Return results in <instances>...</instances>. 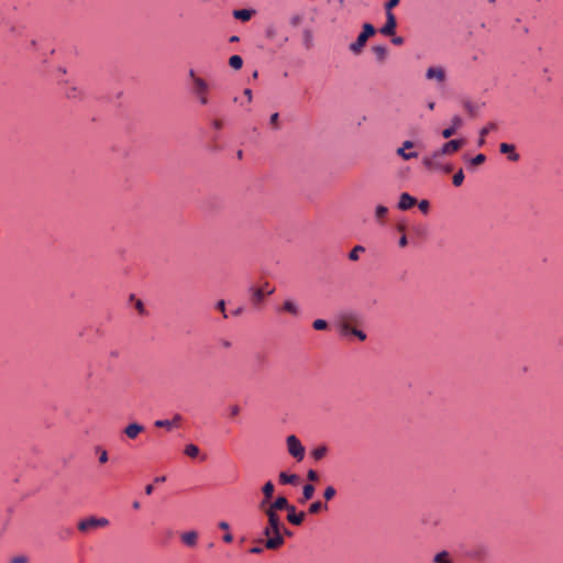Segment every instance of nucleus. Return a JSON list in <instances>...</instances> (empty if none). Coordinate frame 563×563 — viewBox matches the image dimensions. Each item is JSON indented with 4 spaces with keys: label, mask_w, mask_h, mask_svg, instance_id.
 <instances>
[{
    "label": "nucleus",
    "mask_w": 563,
    "mask_h": 563,
    "mask_svg": "<svg viewBox=\"0 0 563 563\" xmlns=\"http://www.w3.org/2000/svg\"><path fill=\"white\" fill-rule=\"evenodd\" d=\"M288 453L295 457L298 462L302 461L305 457V446L301 444L299 439L291 434L286 439Z\"/></svg>",
    "instance_id": "6"
},
{
    "label": "nucleus",
    "mask_w": 563,
    "mask_h": 563,
    "mask_svg": "<svg viewBox=\"0 0 563 563\" xmlns=\"http://www.w3.org/2000/svg\"><path fill=\"white\" fill-rule=\"evenodd\" d=\"M269 122L272 125L277 126L278 124V113H273L271 115Z\"/></svg>",
    "instance_id": "49"
},
{
    "label": "nucleus",
    "mask_w": 563,
    "mask_h": 563,
    "mask_svg": "<svg viewBox=\"0 0 563 563\" xmlns=\"http://www.w3.org/2000/svg\"><path fill=\"white\" fill-rule=\"evenodd\" d=\"M244 96L247 98V102L252 101L253 96H252L251 89H249V88L244 89Z\"/></svg>",
    "instance_id": "54"
},
{
    "label": "nucleus",
    "mask_w": 563,
    "mask_h": 563,
    "mask_svg": "<svg viewBox=\"0 0 563 563\" xmlns=\"http://www.w3.org/2000/svg\"><path fill=\"white\" fill-rule=\"evenodd\" d=\"M426 79L443 85L446 81V70L443 66H431L426 70Z\"/></svg>",
    "instance_id": "8"
},
{
    "label": "nucleus",
    "mask_w": 563,
    "mask_h": 563,
    "mask_svg": "<svg viewBox=\"0 0 563 563\" xmlns=\"http://www.w3.org/2000/svg\"><path fill=\"white\" fill-rule=\"evenodd\" d=\"M274 489L275 486L271 481L264 484V486L262 487L264 499L260 503V509H264L266 505L269 503L271 498L273 497Z\"/></svg>",
    "instance_id": "15"
},
{
    "label": "nucleus",
    "mask_w": 563,
    "mask_h": 563,
    "mask_svg": "<svg viewBox=\"0 0 563 563\" xmlns=\"http://www.w3.org/2000/svg\"><path fill=\"white\" fill-rule=\"evenodd\" d=\"M388 209L385 206H377L375 209V218L377 221L382 222V220L387 216Z\"/></svg>",
    "instance_id": "34"
},
{
    "label": "nucleus",
    "mask_w": 563,
    "mask_h": 563,
    "mask_svg": "<svg viewBox=\"0 0 563 563\" xmlns=\"http://www.w3.org/2000/svg\"><path fill=\"white\" fill-rule=\"evenodd\" d=\"M287 511H288L287 520L291 525L300 526L303 522V520L306 518V512H303V511L297 512L296 507L294 505Z\"/></svg>",
    "instance_id": "14"
},
{
    "label": "nucleus",
    "mask_w": 563,
    "mask_h": 563,
    "mask_svg": "<svg viewBox=\"0 0 563 563\" xmlns=\"http://www.w3.org/2000/svg\"><path fill=\"white\" fill-rule=\"evenodd\" d=\"M407 244H408L407 236H406L405 234H402V235L400 236V239H399V246H400V247H405V246H407Z\"/></svg>",
    "instance_id": "51"
},
{
    "label": "nucleus",
    "mask_w": 563,
    "mask_h": 563,
    "mask_svg": "<svg viewBox=\"0 0 563 563\" xmlns=\"http://www.w3.org/2000/svg\"><path fill=\"white\" fill-rule=\"evenodd\" d=\"M220 344L223 349H230L232 346V343L231 341L229 340H225V339H222L220 340Z\"/></svg>",
    "instance_id": "50"
},
{
    "label": "nucleus",
    "mask_w": 563,
    "mask_h": 563,
    "mask_svg": "<svg viewBox=\"0 0 563 563\" xmlns=\"http://www.w3.org/2000/svg\"><path fill=\"white\" fill-rule=\"evenodd\" d=\"M427 107L429 110H433L435 107V103L433 101H430V102H428Z\"/></svg>",
    "instance_id": "61"
},
{
    "label": "nucleus",
    "mask_w": 563,
    "mask_h": 563,
    "mask_svg": "<svg viewBox=\"0 0 563 563\" xmlns=\"http://www.w3.org/2000/svg\"><path fill=\"white\" fill-rule=\"evenodd\" d=\"M307 478L310 481V482H316L319 479V474L313 471V470H309L308 473H307Z\"/></svg>",
    "instance_id": "44"
},
{
    "label": "nucleus",
    "mask_w": 563,
    "mask_h": 563,
    "mask_svg": "<svg viewBox=\"0 0 563 563\" xmlns=\"http://www.w3.org/2000/svg\"><path fill=\"white\" fill-rule=\"evenodd\" d=\"M499 151L503 154H508V158L511 162H517L519 159V154L515 152V145L508 143H501L499 145Z\"/></svg>",
    "instance_id": "20"
},
{
    "label": "nucleus",
    "mask_w": 563,
    "mask_h": 563,
    "mask_svg": "<svg viewBox=\"0 0 563 563\" xmlns=\"http://www.w3.org/2000/svg\"><path fill=\"white\" fill-rule=\"evenodd\" d=\"M328 506L327 504L321 503L320 500L313 501L310 504L308 512L311 515H317L322 510H327Z\"/></svg>",
    "instance_id": "27"
},
{
    "label": "nucleus",
    "mask_w": 563,
    "mask_h": 563,
    "mask_svg": "<svg viewBox=\"0 0 563 563\" xmlns=\"http://www.w3.org/2000/svg\"><path fill=\"white\" fill-rule=\"evenodd\" d=\"M218 526L221 530H229V528H230V526L227 521H221V522H219Z\"/></svg>",
    "instance_id": "55"
},
{
    "label": "nucleus",
    "mask_w": 563,
    "mask_h": 563,
    "mask_svg": "<svg viewBox=\"0 0 563 563\" xmlns=\"http://www.w3.org/2000/svg\"><path fill=\"white\" fill-rule=\"evenodd\" d=\"M463 125V120L460 115H454L451 120V125L442 131L444 139H450Z\"/></svg>",
    "instance_id": "11"
},
{
    "label": "nucleus",
    "mask_w": 563,
    "mask_h": 563,
    "mask_svg": "<svg viewBox=\"0 0 563 563\" xmlns=\"http://www.w3.org/2000/svg\"><path fill=\"white\" fill-rule=\"evenodd\" d=\"M312 40H313L312 32L310 30H305L303 31V44H305L306 48L309 49L312 47Z\"/></svg>",
    "instance_id": "36"
},
{
    "label": "nucleus",
    "mask_w": 563,
    "mask_h": 563,
    "mask_svg": "<svg viewBox=\"0 0 563 563\" xmlns=\"http://www.w3.org/2000/svg\"><path fill=\"white\" fill-rule=\"evenodd\" d=\"M391 42L395 45H401L404 43V38L401 36H395V37H393Z\"/></svg>",
    "instance_id": "52"
},
{
    "label": "nucleus",
    "mask_w": 563,
    "mask_h": 563,
    "mask_svg": "<svg viewBox=\"0 0 563 563\" xmlns=\"http://www.w3.org/2000/svg\"><path fill=\"white\" fill-rule=\"evenodd\" d=\"M373 52L376 55V58L383 63L387 57V47L383 45H376L373 47Z\"/></svg>",
    "instance_id": "28"
},
{
    "label": "nucleus",
    "mask_w": 563,
    "mask_h": 563,
    "mask_svg": "<svg viewBox=\"0 0 563 563\" xmlns=\"http://www.w3.org/2000/svg\"><path fill=\"white\" fill-rule=\"evenodd\" d=\"M240 411H241V408H240L239 405L230 406V413H231L232 417L238 416L240 413Z\"/></svg>",
    "instance_id": "46"
},
{
    "label": "nucleus",
    "mask_w": 563,
    "mask_h": 563,
    "mask_svg": "<svg viewBox=\"0 0 563 563\" xmlns=\"http://www.w3.org/2000/svg\"><path fill=\"white\" fill-rule=\"evenodd\" d=\"M464 181V173L462 169H460L459 172H456L454 175H453V179H452V183L455 187H460Z\"/></svg>",
    "instance_id": "37"
},
{
    "label": "nucleus",
    "mask_w": 563,
    "mask_h": 563,
    "mask_svg": "<svg viewBox=\"0 0 563 563\" xmlns=\"http://www.w3.org/2000/svg\"><path fill=\"white\" fill-rule=\"evenodd\" d=\"M133 508L134 509H139L140 508V503L139 501H134L133 503Z\"/></svg>",
    "instance_id": "63"
},
{
    "label": "nucleus",
    "mask_w": 563,
    "mask_h": 563,
    "mask_svg": "<svg viewBox=\"0 0 563 563\" xmlns=\"http://www.w3.org/2000/svg\"><path fill=\"white\" fill-rule=\"evenodd\" d=\"M262 510L267 517V526L263 532L266 537L265 547L269 550H276L280 548L285 542L283 538L284 525L280 521L278 514L273 511V509H267L265 507Z\"/></svg>",
    "instance_id": "1"
},
{
    "label": "nucleus",
    "mask_w": 563,
    "mask_h": 563,
    "mask_svg": "<svg viewBox=\"0 0 563 563\" xmlns=\"http://www.w3.org/2000/svg\"><path fill=\"white\" fill-rule=\"evenodd\" d=\"M376 30L371 23H365L356 41L350 45V51L355 55L361 54L367 40L373 36Z\"/></svg>",
    "instance_id": "5"
},
{
    "label": "nucleus",
    "mask_w": 563,
    "mask_h": 563,
    "mask_svg": "<svg viewBox=\"0 0 563 563\" xmlns=\"http://www.w3.org/2000/svg\"><path fill=\"white\" fill-rule=\"evenodd\" d=\"M486 161V156L484 154H477L475 157L471 159V164L474 166L481 165Z\"/></svg>",
    "instance_id": "42"
},
{
    "label": "nucleus",
    "mask_w": 563,
    "mask_h": 563,
    "mask_svg": "<svg viewBox=\"0 0 563 563\" xmlns=\"http://www.w3.org/2000/svg\"><path fill=\"white\" fill-rule=\"evenodd\" d=\"M336 494V490L333 486H328L323 492V498L329 501L331 500Z\"/></svg>",
    "instance_id": "38"
},
{
    "label": "nucleus",
    "mask_w": 563,
    "mask_h": 563,
    "mask_svg": "<svg viewBox=\"0 0 563 563\" xmlns=\"http://www.w3.org/2000/svg\"><path fill=\"white\" fill-rule=\"evenodd\" d=\"M184 453L191 459H196L200 455V449L196 444H187L184 449Z\"/></svg>",
    "instance_id": "26"
},
{
    "label": "nucleus",
    "mask_w": 563,
    "mask_h": 563,
    "mask_svg": "<svg viewBox=\"0 0 563 563\" xmlns=\"http://www.w3.org/2000/svg\"><path fill=\"white\" fill-rule=\"evenodd\" d=\"M340 330L343 335L353 334L361 341L366 340V334L363 331L353 328L346 317L341 321Z\"/></svg>",
    "instance_id": "9"
},
{
    "label": "nucleus",
    "mask_w": 563,
    "mask_h": 563,
    "mask_svg": "<svg viewBox=\"0 0 563 563\" xmlns=\"http://www.w3.org/2000/svg\"><path fill=\"white\" fill-rule=\"evenodd\" d=\"M327 452H328L327 446L320 445V446L316 448L314 450H312L311 455L314 460L319 461L325 456Z\"/></svg>",
    "instance_id": "32"
},
{
    "label": "nucleus",
    "mask_w": 563,
    "mask_h": 563,
    "mask_svg": "<svg viewBox=\"0 0 563 563\" xmlns=\"http://www.w3.org/2000/svg\"><path fill=\"white\" fill-rule=\"evenodd\" d=\"M250 552H251V553H261V552H262V549H261V548H258V547H255V548H252V549L250 550Z\"/></svg>",
    "instance_id": "60"
},
{
    "label": "nucleus",
    "mask_w": 563,
    "mask_h": 563,
    "mask_svg": "<svg viewBox=\"0 0 563 563\" xmlns=\"http://www.w3.org/2000/svg\"><path fill=\"white\" fill-rule=\"evenodd\" d=\"M400 0H388L386 3H385V10H386V13L388 12H391L393 8H395L396 5H398Z\"/></svg>",
    "instance_id": "43"
},
{
    "label": "nucleus",
    "mask_w": 563,
    "mask_h": 563,
    "mask_svg": "<svg viewBox=\"0 0 563 563\" xmlns=\"http://www.w3.org/2000/svg\"><path fill=\"white\" fill-rule=\"evenodd\" d=\"M419 209L423 212V213H427L429 211V201L428 200H422L419 202Z\"/></svg>",
    "instance_id": "45"
},
{
    "label": "nucleus",
    "mask_w": 563,
    "mask_h": 563,
    "mask_svg": "<svg viewBox=\"0 0 563 563\" xmlns=\"http://www.w3.org/2000/svg\"><path fill=\"white\" fill-rule=\"evenodd\" d=\"M144 426L141 423L132 422L124 428L123 432L129 439L135 440L144 431Z\"/></svg>",
    "instance_id": "13"
},
{
    "label": "nucleus",
    "mask_w": 563,
    "mask_h": 563,
    "mask_svg": "<svg viewBox=\"0 0 563 563\" xmlns=\"http://www.w3.org/2000/svg\"><path fill=\"white\" fill-rule=\"evenodd\" d=\"M96 451L99 453V462L104 464L108 462V452L101 446H97Z\"/></svg>",
    "instance_id": "40"
},
{
    "label": "nucleus",
    "mask_w": 563,
    "mask_h": 563,
    "mask_svg": "<svg viewBox=\"0 0 563 563\" xmlns=\"http://www.w3.org/2000/svg\"><path fill=\"white\" fill-rule=\"evenodd\" d=\"M232 540H233V536L231 533H227L223 536L224 542L230 543V542H232Z\"/></svg>",
    "instance_id": "56"
},
{
    "label": "nucleus",
    "mask_w": 563,
    "mask_h": 563,
    "mask_svg": "<svg viewBox=\"0 0 563 563\" xmlns=\"http://www.w3.org/2000/svg\"><path fill=\"white\" fill-rule=\"evenodd\" d=\"M464 140H451L446 143H444L440 148H438L440 151V153H442L444 156L446 155H452L454 153H456L463 145H464Z\"/></svg>",
    "instance_id": "10"
},
{
    "label": "nucleus",
    "mask_w": 563,
    "mask_h": 563,
    "mask_svg": "<svg viewBox=\"0 0 563 563\" xmlns=\"http://www.w3.org/2000/svg\"><path fill=\"white\" fill-rule=\"evenodd\" d=\"M11 563H27V559L23 555H19L13 558Z\"/></svg>",
    "instance_id": "48"
},
{
    "label": "nucleus",
    "mask_w": 563,
    "mask_h": 563,
    "mask_svg": "<svg viewBox=\"0 0 563 563\" xmlns=\"http://www.w3.org/2000/svg\"><path fill=\"white\" fill-rule=\"evenodd\" d=\"M109 525V520L107 518H96L89 517L86 518L78 523V529L81 532H88L93 529L104 528Z\"/></svg>",
    "instance_id": "7"
},
{
    "label": "nucleus",
    "mask_w": 563,
    "mask_h": 563,
    "mask_svg": "<svg viewBox=\"0 0 563 563\" xmlns=\"http://www.w3.org/2000/svg\"><path fill=\"white\" fill-rule=\"evenodd\" d=\"M278 311L287 312L294 317H298L300 313L299 306L291 299L285 300L283 306L278 308Z\"/></svg>",
    "instance_id": "19"
},
{
    "label": "nucleus",
    "mask_w": 563,
    "mask_h": 563,
    "mask_svg": "<svg viewBox=\"0 0 563 563\" xmlns=\"http://www.w3.org/2000/svg\"><path fill=\"white\" fill-rule=\"evenodd\" d=\"M189 77L192 80L191 93L197 98L200 104L209 103V84L201 77H198L194 69L189 70Z\"/></svg>",
    "instance_id": "3"
},
{
    "label": "nucleus",
    "mask_w": 563,
    "mask_h": 563,
    "mask_svg": "<svg viewBox=\"0 0 563 563\" xmlns=\"http://www.w3.org/2000/svg\"><path fill=\"white\" fill-rule=\"evenodd\" d=\"M183 418L180 415L176 413L172 420H169L170 422H173V428L174 427H178L179 423L181 422Z\"/></svg>",
    "instance_id": "47"
},
{
    "label": "nucleus",
    "mask_w": 563,
    "mask_h": 563,
    "mask_svg": "<svg viewBox=\"0 0 563 563\" xmlns=\"http://www.w3.org/2000/svg\"><path fill=\"white\" fill-rule=\"evenodd\" d=\"M314 494V486L312 484H306L302 488V496L300 498V503L303 504L310 500Z\"/></svg>",
    "instance_id": "23"
},
{
    "label": "nucleus",
    "mask_w": 563,
    "mask_h": 563,
    "mask_svg": "<svg viewBox=\"0 0 563 563\" xmlns=\"http://www.w3.org/2000/svg\"><path fill=\"white\" fill-rule=\"evenodd\" d=\"M443 157L444 155L440 153L439 150H435L432 153L423 156L422 165L428 170L450 174L453 170V165L450 163H445Z\"/></svg>",
    "instance_id": "2"
},
{
    "label": "nucleus",
    "mask_w": 563,
    "mask_h": 563,
    "mask_svg": "<svg viewBox=\"0 0 563 563\" xmlns=\"http://www.w3.org/2000/svg\"><path fill=\"white\" fill-rule=\"evenodd\" d=\"M397 25L396 18L393 12L386 13V23L380 29V33L386 36L394 35Z\"/></svg>",
    "instance_id": "12"
},
{
    "label": "nucleus",
    "mask_w": 563,
    "mask_h": 563,
    "mask_svg": "<svg viewBox=\"0 0 563 563\" xmlns=\"http://www.w3.org/2000/svg\"><path fill=\"white\" fill-rule=\"evenodd\" d=\"M166 481V476H157L155 477L154 482L155 483H164Z\"/></svg>",
    "instance_id": "59"
},
{
    "label": "nucleus",
    "mask_w": 563,
    "mask_h": 563,
    "mask_svg": "<svg viewBox=\"0 0 563 563\" xmlns=\"http://www.w3.org/2000/svg\"><path fill=\"white\" fill-rule=\"evenodd\" d=\"M365 252V247L362 245H356L352 249V251L349 253V260L350 261H357L360 258V254Z\"/></svg>",
    "instance_id": "31"
},
{
    "label": "nucleus",
    "mask_w": 563,
    "mask_h": 563,
    "mask_svg": "<svg viewBox=\"0 0 563 563\" xmlns=\"http://www.w3.org/2000/svg\"><path fill=\"white\" fill-rule=\"evenodd\" d=\"M213 126H214V129H217V130L222 129V121H220V120H214V121H213Z\"/></svg>",
    "instance_id": "58"
},
{
    "label": "nucleus",
    "mask_w": 563,
    "mask_h": 563,
    "mask_svg": "<svg viewBox=\"0 0 563 563\" xmlns=\"http://www.w3.org/2000/svg\"><path fill=\"white\" fill-rule=\"evenodd\" d=\"M229 65L234 69H240L243 65V59L239 55H233L229 58Z\"/></svg>",
    "instance_id": "33"
},
{
    "label": "nucleus",
    "mask_w": 563,
    "mask_h": 563,
    "mask_svg": "<svg viewBox=\"0 0 563 563\" xmlns=\"http://www.w3.org/2000/svg\"><path fill=\"white\" fill-rule=\"evenodd\" d=\"M497 129V124L494 122L488 123L479 131V140L478 146H483L485 144V136H488V133L495 131Z\"/></svg>",
    "instance_id": "21"
},
{
    "label": "nucleus",
    "mask_w": 563,
    "mask_h": 563,
    "mask_svg": "<svg viewBox=\"0 0 563 563\" xmlns=\"http://www.w3.org/2000/svg\"><path fill=\"white\" fill-rule=\"evenodd\" d=\"M312 327L318 331L325 330L328 328V322L323 319H317L313 321Z\"/></svg>",
    "instance_id": "39"
},
{
    "label": "nucleus",
    "mask_w": 563,
    "mask_h": 563,
    "mask_svg": "<svg viewBox=\"0 0 563 563\" xmlns=\"http://www.w3.org/2000/svg\"><path fill=\"white\" fill-rule=\"evenodd\" d=\"M413 142L412 141H405L402 143V146L397 148V154L405 161H409L411 158L418 157L417 152H405V148H412Z\"/></svg>",
    "instance_id": "18"
},
{
    "label": "nucleus",
    "mask_w": 563,
    "mask_h": 563,
    "mask_svg": "<svg viewBox=\"0 0 563 563\" xmlns=\"http://www.w3.org/2000/svg\"><path fill=\"white\" fill-rule=\"evenodd\" d=\"M417 203V199L408 192H402L399 197L398 208L400 210H408Z\"/></svg>",
    "instance_id": "17"
},
{
    "label": "nucleus",
    "mask_w": 563,
    "mask_h": 563,
    "mask_svg": "<svg viewBox=\"0 0 563 563\" xmlns=\"http://www.w3.org/2000/svg\"><path fill=\"white\" fill-rule=\"evenodd\" d=\"M463 107L467 111V113L472 117H475L479 110V107L470 100H465L463 102Z\"/></svg>",
    "instance_id": "30"
},
{
    "label": "nucleus",
    "mask_w": 563,
    "mask_h": 563,
    "mask_svg": "<svg viewBox=\"0 0 563 563\" xmlns=\"http://www.w3.org/2000/svg\"><path fill=\"white\" fill-rule=\"evenodd\" d=\"M153 490H154L153 485L150 484V485L145 486V494L146 495H151L153 493Z\"/></svg>",
    "instance_id": "57"
},
{
    "label": "nucleus",
    "mask_w": 563,
    "mask_h": 563,
    "mask_svg": "<svg viewBox=\"0 0 563 563\" xmlns=\"http://www.w3.org/2000/svg\"><path fill=\"white\" fill-rule=\"evenodd\" d=\"M154 426L156 428H166L168 430H170L173 428V422H170L169 420H156L154 422Z\"/></svg>",
    "instance_id": "41"
},
{
    "label": "nucleus",
    "mask_w": 563,
    "mask_h": 563,
    "mask_svg": "<svg viewBox=\"0 0 563 563\" xmlns=\"http://www.w3.org/2000/svg\"><path fill=\"white\" fill-rule=\"evenodd\" d=\"M64 93L68 99H78L81 97V91L75 86L66 87Z\"/></svg>",
    "instance_id": "29"
},
{
    "label": "nucleus",
    "mask_w": 563,
    "mask_h": 563,
    "mask_svg": "<svg viewBox=\"0 0 563 563\" xmlns=\"http://www.w3.org/2000/svg\"><path fill=\"white\" fill-rule=\"evenodd\" d=\"M275 288L265 282L261 286H251L249 289L250 301L254 308H261L265 297L274 294Z\"/></svg>",
    "instance_id": "4"
},
{
    "label": "nucleus",
    "mask_w": 563,
    "mask_h": 563,
    "mask_svg": "<svg viewBox=\"0 0 563 563\" xmlns=\"http://www.w3.org/2000/svg\"><path fill=\"white\" fill-rule=\"evenodd\" d=\"M198 534L195 531L185 532L181 540L186 545L194 547L197 543Z\"/></svg>",
    "instance_id": "24"
},
{
    "label": "nucleus",
    "mask_w": 563,
    "mask_h": 563,
    "mask_svg": "<svg viewBox=\"0 0 563 563\" xmlns=\"http://www.w3.org/2000/svg\"><path fill=\"white\" fill-rule=\"evenodd\" d=\"M254 12H255L254 10H247V9L234 10L233 16L236 20L249 21L252 18V15L254 14Z\"/></svg>",
    "instance_id": "22"
},
{
    "label": "nucleus",
    "mask_w": 563,
    "mask_h": 563,
    "mask_svg": "<svg viewBox=\"0 0 563 563\" xmlns=\"http://www.w3.org/2000/svg\"><path fill=\"white\" fill-rule=\"evenodd\" d=\"M292 505L289 504L288 499L285 496L277 497L272 504L266 506L267 509H273V511L278 510H288Z\"/></svg>",
    "instance_id": "16"
},
{
    "label": "nucleus",
    "mask_w": 563,
    "mask_h": 563,
    "mask_svg": "<svg viewBox=\"0 0 563 563\" xmlns=\"http://www.w3.org/2000/svg\"><path fill=\"white\" fill-rule=\"evenodd\" d=\"M434 563H452V561L449 559V553L446 551H442L438 553L434 559Z\"/></svg>",
    "instance_id": "35"
},
{
    "label": "nucleus",
    "mask_w": 563,
    "mask_h": 563,
    "mask_svg": "<svg viewBox=\"0 0 563 563\" xmlns=\"http://www.w3.org/2000/svg\"><path fill=\"white\" fill-rule=\"evenodd\" d=\"M217 309L224 313V311H225V302L223 300H220L217 303Z\"/></svg>",
    "instance_id": "53"
},
{
    "label": "nucleus",
    "mask_w": 563,
    "mask_h": 563,
    "mask_svg": "<svg viewBox=\"0 0 563 563\" xmlns=\"http://www.w3.org/2000/svg\"><path fill=\"white\" fill-rule=\"evenodd\" d=\"M242 155H243L242 151H239V152H238V157H239V158H242Z\"/></svg>",
    "instance_id": "64"
},
{
    "label": "nucleus",
    "mask_w": 563,
    "mask_h": 563,
    "mask_svg": "<svg viewBox=\"0 0 563 563\" xmlns=\"http://www.w3.org/2000/svg\"><path fill=\"white\" fill-rule=\"evenodd\" d=\"M286 534V536H291V532L284 526V529H283V536Z\"/></svg>",
    "instance_id": "62"
},
{
    "label": "nucleus",
    "mask_w": 563,
    "mask_h": 563,
    "mask_svg": "<svg viewBox=\"0 0 563 563\" xmlns=\"http://www.w3.org/2000/svg\"><path fill=\"white\" fill-rule=\"evenodd\" d=\"M298 475L296 474H287L285 472H282L279 474V481L282 484H291V485H296L298 483Z\"/></svg>",
    "instance_id": "25"
}]
</instances>
